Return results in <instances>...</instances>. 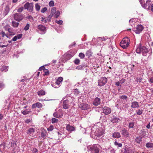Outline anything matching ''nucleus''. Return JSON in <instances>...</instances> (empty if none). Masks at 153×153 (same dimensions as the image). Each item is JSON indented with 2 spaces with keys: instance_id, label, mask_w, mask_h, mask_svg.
<instances>
[{
  "instance_id": "nucleus-1",
  "label": "nucleus",
  "mask_w": 153,
  "mask_h": 153,
  "mask_svg": "<svg viewBox=\"0 0 153 153\" xmlns=\"http://www.w3.org/2000/svg\"><path fill=\"white\" fill-rule=\"evenodd\" d=\"M74 98L68 96H66L63 98V107L65 109L68 108L69 107L74 105Z\"/></svg>"
},
{
  "instance_id": "nucleus-2",
  "label": "nucleus",
  "mask_w": 153,
  "mask_h": 153,
  "mask_svg": "<svg viewBox=\"0 0 153 153\" xmlns=\"http://www.w3.org/2000/svg\"><path fill=\"white\" fill-rule=\"evenodd\" d=\"M136 52L138 53H142L143 55L144 56H146L148 54H149V56L152 53V51L144 46L141 47V44H139L137 47L136 50Z\"/></svg>"
},
{
  "instance_id": "nucleus-3",
  "label": "nucleus",
  "mask_w": 153,
  "mask_h": 153,
  "mask_svg": "<svg viewBox=\"0 0 153 153\" xmlns=\"http://www.w3.org/2000/svg\"><path fill=\"white\" fill-rule=\"evenodd\" d=\"M91 130V134L98 137L101 136L104 132L103 130L101 128L97 126H93Z\"/></svg>"
},
{
  "instance_id": "nucleus-4",
  "label": "nucleus",
  "mask_w": 153,
  "mask_h": 153,
  "mask_svg": "<svg viewBox=\"0 0 153 153\" xmlns=\"http://www.w3.org/2000/svg\"><path fill=\"white\" fill-rule=\"evenodd\" d=\"M100 147V145L97 144L89 147L88 149L92 153H99Z\"/></svg>"
},
{
  "instance_id": "nucleus-5",
  "label": "nucleus",
  "mask_w": 153,
  "mask_h": 153,
  "mask_svg": "<svg viewBox=\"0 0 153 153\" xmlns=\"http://www.w3.org/2000/svg\"><path fill=\"white\" fill-rule=\"evenodd\" d=\"M130 42V39L127 37L123 38L120 43V46L124 49L127 48L129 46Z\"/></svg>"
},
{
  "instance_id": "nucleus-6",
  "label": "nucleus",
  "mask_w": 153,
  "mask_h": 153,
  "mask_svg": "<svg viewBox=\"0 0 153 153\" xmlns=\"http://www.w3.org/2000/svg\"><path fill=\"white\" fill-rule=\"evenodd\" d=\"M25 9L27 10L29 12H32L33 10V3H30L28 2H26L24 5Z\"/></svg>"
},
{
  "instance_id": "nucleus-7",
  "label": "nucleus",
  "mask_w": 153,
  "mask_h": 153,
  "mask_svg": "<svg viewBox=\"0 0 153 153\" xmlns=\"http://www.w3.org/2000/svg\"><path fill=\"white\" fill-rule=\"evenodd\" d=\"M37 30L40 34H43L46 32V27L42 25H39L37 27Z\"/></svg>"
},
{
  "instance_id": "nucleus-8",
  "label": "nucleus",
  "mask_w": 153,
  "mask_h": 153,
  "mask_svg": "<svg viewBox=\"0 0 153 153\" xmlns=\"http://www.w3.org/2000/svg\"><path fill=\"white\" fill-rule=\"evenodd\" d=\"M107 82V78L105 77H101L98 80V85L102 86L105 85Z\"/></svg>"
},
{
  "instance_id": "nucleus-9",
  "label": "nucleus",
  "mask_w": 153,
  "mask_h": 153,
  "mask_svg": "<svg viewBox=\"0 0 153 153\" xmlns=\"http://www.w3.org/2000/svg\"><path fill=\"white\" fill-rule=\"evenodd\" d=\"M140 4H141L142 7L146 9H150V6L151 4V1L150 0H147L146 3L144 4H143L141 0H139Z\"/></svg>"
},
{
  "instance_id": "nucleus-10",
  "label": "nucleus",
  "mask_w": 153,
  "mask_h": 153,
  "mask_svg": "<svg viewBox=\"0 0 153 153\" xmlns=\"http://www.w3.org/2000/svg\"><path fill=\"white\" fill-rule=\"evenodd\" d=\"M143 29V26L141 25H139L137 26V27L134 29L133 30L136 33H140Z\"/></svg>"
},
{
  "instance_id": "nucleus-11",
  "label": "nucleus",
  "mask_w": 153,
  "mask_h": 153,
  "mask_svg": "<svg viewBox=\"0 0 153 153\" xmlns=\"http://www.w3.org/2000/svg\"><path fill=\"white\" fill-rule=\"evenodd\" d=\"M14 18L16 21L20 22L23 19V17L22 14L16 13L14 16Z\"/></svg>"
},
{
  "instance_id": "nucleus-12",
  "label": "nucleus",
  "mask_w": 153,
  "mask_h": 153,
  "mask_svg": "<svg viewBox=\"0 0 153 153\" xmlns=\"http://www.w3.org/2000/svg\"><path fill=\"white\" fill-rule=\"evenodd\" d=\"M120 132L122 135L124 137H127L129 136V133L125 128H123Z\"/></svg>"
},
{
  "instance_id": "nucleus-13",
  "label": "nucleus",
  "mask_w": 153,
  "mask_h": 153,
  "mask_svg": "<svg viewBox=\"0 0 153 153\" xmlns=\"http://www.w3.org/2000/svg\"><path fill=\"white\" fill-rule=\"evenodd\" d=\"M111 111V108L107 107H104L103 108V112L106 115L109 114Z\"/></svg>"
},
{
  "instance_id": "nucleus-14",
  "label": "nucleus",
  "mask_w": 153,
  "mask_h": 153,
  "mask_svg": "<svg viewBox=\"0 0 153 153\" xmlns=\"http://www.w3.org/2000/svg\"><path fill=\"white\" fill-rule=\"evenodd\" d=\"M79 107L82 110H87L90 108V106L86 103H82L80 105Z\"/></svg>"
},
{
  "instance_id": "nucleus-15",
  "label": "nucleus",
  "mask_w": 153,
  "mask_h": 153,
  "mask_svg": "<svg viewBox=\"0 0 153 153\" xmlns=\"http://www.w3.org/2000/svg\"><path fill=\"white\" fill-rule=\"evenodd\" d=\"M101 103V100L100 98L96 97L93 100V104L95 106L99 105Z\"/></svg>"
},
{
  "instance_id": "nucleus-16",
  "label": "nucleus",
  "mask_w": 153,
  "mask_h": 153,
  "mask_svg": "<svg viewBox=\"0 0 153 153\" xmlns=\"http://www.w3.org/2000/svg\"><path fill=\"white\" fill-rule=\"evenodd\" d=\"M120 121V119L118 117L114 116H112L110 119V121L113 123H118Z\"/></svg>"
},
{
  "instance_id": "nucleus-17",
  "label": "nucleus",
  "mask_w": 153,
  "mask_h": 153,
  "mask_svg": "<svg viewBox=\"0 0 153 153\" xmlns=\"http://www.w3.org/2000/svg\"><path fill=\"white\" fill-rule=\"evenodd\" d=\"M10 11V8L8 5H6L4 9L3 14L4 16L7 15Z\"/></svg>"
},
{
  "instance_id": "nucleus-18",
  "label": "nucleus",
  "mask_w": 153,
  "mask_h": 153,
  "mask_svg": "<svg viewBox=\"0 0 153 153\" xmlns=\"http://www.w3.org/2000/svg\"><path fill=\"white\" fill-rule=\"evenodd\" d=\"M134 152V150L133 148H126L124 153H133Z\"/></svg>"
},
{
  "instance_id": "nucleus-19",
  "label": "nucleus",
  "mask_w": 153,
  "mask_h": 153,
  "mask_svg": "<svg viewBox=\"0 0 153 153\" xmlns=\"http://www.w3.org/2000/svg\"><path fill=\"white\" fill-rule=\"evenodd\" d=\"M131 107L133 108H137L139 107L138 103L136 101L132 102Z\"/></svg>"
},
{
  "instance_id": "nucleus-20",
  "label": "nucleus",
  "mask_w": 153,
  "mask_h": 153,
  "mask_svg": "<svg viewBox=\"0 0 153 153\" xmlns=\"http://www.w3.org/2000/svg\"><path fill=\"white\" fill-rule=\"evenodd\" d=\"M63 78L62 77H59L56 80L55 83L57 85L59 86H60L62 81H63Z\"/></svg>"
},
{
  "instance_id": "nucleus-21",
  "label": "nucleus",
  "mask_w": 153,
  "mask_h": 153,
  "mask_svg": "<svg viewBox=\"0 0 153 153\" xmlns=\"http://www.w3.org/2000/svg\"><path fill=\"white\" fill-rule=\"evenodd\" d=\"M119 98L123 102H126L128 99V97L124 95L120 96Z\"/></svg>"
},
{
  "instance_id": "nucleus-22",
  "label": "nucleus",
  "mask_w": 153,
  "mask_h": 153,
  "mask_svg": "<svg viewBox=\"0 0 153 153\" xmlns=\"http://www.w3.org/2000/svg\"><path fill=\"white\" fill-rule=\"evenodd\" d=\"M66 129L67 130L70 131H73L75 130L74 127L71 126L70 125H68L66 126Z\"/></svg>"
},
{
  "instance_id": "nucleus-23",
  "label": "nucleus",
  "mask_w": 153,
  "mask_h": 153,
  "mask_svg": "<svg viewBox=\"0 0 153 153\" xmlns=\"http://www.w3.org/2000/svg\"><path fill=\"white\" fill-rule=\"evenodd\" d=\"M37 94L39 96H42L46 94V92L45 91L42 90H40L38 91L37 93Z\"/></svg>"
},
{
  "instance_id": "nucleus-24",
  "label": "nucleus",
  "mask_w": 153,
  "mask_h": 153,
  "mask_svg": "<svg viewBox=\"0 0 153 153\" xmlns=\"http://www.w3.org/2000/svg\"><path fill=\"white\" fill-rule=\"evenodd\" d=\"M64 56L65 59L67 60H68L70 59L72 57L71 55L68 52H67L64 55Z\"/></svg>"
},
{
  "instance_id": "nucleus-25",
  "label": "nucleus",
  "mask_w": 153,
  "mask_h": 153,
  "mask_svg": "<svg viewBox=\"0 0 153 153\" xmlns=\"http://www.w3.org/2000/svg\"><path fill=\"white\" fill-rule=\"evenodd\" d=\"M6 30H7L9 33V35L10 36H13L15 35V33L13 32V29L8 28L6 30Z\"/></svg>"
},
{
  "instance_id": "nucleus-26",
  "label": "nucleus",
  "mask_w": 153,
  "mask_h": 153,
  "mask_svg": "<svg viewBox=\"0 0 153 153\" xmlns=\"http://www.w3.org/2000/svg\"><path fill=\"white\" fill-rule=\"evenodd\" d=\"M113 137L115 138H119L120 137V134L119 132H115L113 134Z\"/></svg>"
},
{
  "instance_id": "nucleus-27",
  "label": "nucleus",
  "mask_w": 153,
  "mask_h": 153,
  "mask_svg": "<svg viewBox=\"0 0 153 153\" xmlns=\"http://www.w3.org/2000/svg\"><path fill=\"white\" fill-rule=\"evenodd\" d=\"M8 66L3 65L0 68V69L2 71H4V72H6L8 70Z\"/></svg>"
},
{
  "instance_id": "nucleus-28",
  "label": "nucleus",
  "mask_w": 153,
  "mask_h": 153,
  "mask_svg": "<svg viewBox=\"0 0 153 153\" xmlns=\"http://www.w3.org/2000/svg\"><path fill=\"white\" fill-rule=\"evenodd\" d=\"M142 138L141 137L139 136L136 137L135 140V141L137 143L140 144L142 141Z\"/></svg>"
},
{
  "instance_id": "nucleus-29",
  "label": "nucleus",
  "mask_w": 153,
  "mask_h": 153,
  "mask_svg": "<svg viewBox=\"0 0 153 153\" xmlns=\"http://www.w3.org/2000/svg\"><path fill=\"white\" fill-rule=\"evenodd\" d=\"M35 131V129L33 128H29L27 132V134H30L32 133H33Z\"/></svg>"
},
{
  "instance_id": "nucleus-30",
  "label": "nucleus",
  "mask_w": 153,
  "mask_h": 153,
  "mask_svg": "<svg viewBox=\"0 0 153 153\" xmlns=\"http://www.w3.org/2000/svg\"><path fill=\"white\" fill-rule=\"evenodd\" d=\"M31 111V110H28L27 109L24 110L22 111V113L24 115H26L27 114L30 113Z\"/></svg>"
},
{
  "instance_id": "nucleus-31",
  "label": "nucleus",
  "mask_w": 153,
  "mask_h": 153,
  "mask_svg": "<svg viewBox=\"0 0 153 153\" xmlns=\"http://www.w3.org/2000/svg\"><path fill=\"white\" fill-rule=\"evenodd\" d=\"M72 57L76 53V51L74 50H71L68 52Z\"/></svg>"
},
{
  "instance_id": "nucleus-32",
  "label": "nucleus",
  "mask_w": 153,
  "mask_h": 153,
  "mask_svg": "<svg viewBox=\"0 0 153 153\" xmlns=\"http://www.w3.org/2000/svg\"><path fill=\"white\" fill-rule=\"evenodd\" d=\"M12 26L15 28H16L18 27V26L19 25V23L17 22H16L15 21H13L12 22Z\"/></svg>"
},
{
  "instance_id": "nucleus-33",
  "label": "nucleus",
  "mask_w": 153,
  "mask_h": 153,
  "mask_svg": "<svg viewBox=\"0 0 153 153\" xmlns=\"http://www.w3.org/2000/svg\"><path fill=\"white\" fill-rule=\"evenodd\" d=\"M146 146L147 148H152L153 147V143H148L146 144Z\"/></svg>"
},
{
  "instance_id": "nucleus-34",
  "label": "nucleus",
  "mask_w": 153,
  "mask_h": 153,
  "mask_svg": "<svg viewBox=\"0 0 153 153\" xmlns=\"http://www.w3.org/2000/svg\"><path fill=\"white\" fill-rule=\"evenodd\" d=\"M40 6L38 3H36L35 5V8L37 11H39L40 8Z\"/></svg>"
},
{
  "instance_id": "nucleus-35",
  "label": "nucleus",
  "mask_w": 153,
  "mask_h": 153,
  "mask_svg": "<svg viewBox=\"0 0 153 153\" xmlns=\"http://www.w3.org/2000/svg\"><path fill=\"white\" fill-rule=\"evenodd\" d=\"M54 17L55 18H57L60 15V13L59 11L57 10L54 14Z\"/></svg>"
},
{
  "instance_id": "nucleus-36",
  "label": "nucleus",
  "mask_w": 153,
  "mask_h": 153,
  "mask_svg": "<svg viewBox=\"0 0 153 153\" xmlns=\"http://www.w3.org/2000/svg\"><path fill=\"white\" fill-rule=\"evenodd\" d=\"M134 122H130L129 123L128 127L129 128H134Z\"/></svg>"
},
{
  "instance_id": "nucleus-37",
  "label": "nucleus",
  "mask_w": 153,
  "mask_h": 153,
  "mask_svg": "<svg viewBox=\"0 0 153 153\" xmlns=\"http://www.w3.org/2000/svg\"><path fill=\"white\" fill-rule=\"evenodd\" d=\"M92 53L91 50H89L87 51L86 53V55L87 56L89 57L91 56Z\"/></svg>"
},
{
  "instance_id": "nucleus-38",
  "label": "nucleus",
  "mask_w": 153,
  "mask_h": 153,
  "mask_svg": "<svg viewBox=\"0 0 153 153\" xmlns=\"http://www.w3.org/2000/svg\"><path fill=\"white\" fill-rule=\"evenodd\" d=\"M53 116L54 117H56L58 118H59L61 117L62 116L59 114L57 113V112H55L53 114Z\"/></svg>"
},
{
  "instance_id": "nucleus-39",
  "label": "nucleus",
  "mask_w": 153,
  "mask_h": 153,
  "mask_svg": "<svg viewBox=\"0 0 153 153\" xmlns=\"http://www.w3.org/2000/svg\"><path fill=\"white\" fill-rule=\"evenodd\" d=\"M56 9L55 7H53L51 10V13L50 15H52L53 16V15H54V14L56 12Z\"/></svg>"
},
{
  "instance_id": "nucleus-40",
  "label": "nucleus",
  "mask_w": 153,
  "mask_h": 153,
  "mask_svg": "<svg viewBox=\"0 0 153 153\" xmlns=\"http://www.w3.org/2000/svg\"><path fill=\"white\" fill-rule=\"evenodd\" d=\"M114 144L115 145L117 146L118 147H121L122 146V143H118L117 141H115L114 142Z\"/></svg>"
},
{
  "instance_id": "nucleus-41",
  "label": "nucleus",
  "mask_w": 153,
  "mask_h": 153,
  "mask_svg": "<svg viewBox=\"0 0 153 153\" xmlns=\"http://www.w3.org/2000/svg\"><path fill=\"white\" fill-rule=\"evenodd\" d=\"M37 107L41 108L42 107V105L39 102L36 103Z\"/></svg>"
},
{
  "instance_id": "nucleus-42",
  "label": "nucleus",
  "mask_w": 153,
  "mask_h": 153,
  "mask_svg": "<svg viewBox=\"0 0 153 153\" xmlns=\"http://www.w3.org/2000/svg\"><path fill=\"white\" fill-rule=\"evenodd\" d=\"M108 152H110L111 153H114L115 152L114 150L112 148H109L107 150Z\"/></svg>"
},
{
  "instance_id": "nucleus-43",
  "label": "nucleus",
  "mask_w": 153,
  "mask_h": 153,
  "mask_svg": "<svg viewBox=\"0 0 153 153\" xmlns=\"http://www.w3.org/2000/svg\"><path fill=\"white\" fill-rule=\"evenodd\" d=\"M79 56L81 59H83L84 58L85 55L84 54L82 53H80L79 55Z\"/></svg>"
},
{
  "instance_id": "nucleus-44",
  "label": "nucleus",
  "mask_w": 153,
  "mask_h": 153,
  "mask_svg": "<svg viewBox=\"0 0 153 153\" xmlns=\"http://www.w3.org/2000/svg\"><path fill=\"white\" fill-rule=\"evenodd\" d=\"M55 22L56 23L60 25H62L63 23V21L61 20H56L55 21Z\"/></svg>"
},
{
  "instance_id": "nucleus-45",
  "label": "nucleus",
  "mask_w": 153,
  "mask_h": 153,
  "mask_svg": "<svg viewBox=\"0 0 153 153\" xmlns=\"http://www.w3.org/2000/svg\"><path fill=\"white\" fill-rule=\"evenodd\" d=\"M80 62V60L78 59H76L74 61V63L76 65H77L79 64Z\"/></svg>"
},
{
  "instance_id": "nucleus-46",
  "label": "nucleus",
  "mask_w": 153,
  "mask_h": 153,
  "mask_svg": "<svg viewBox=\"0 0 153 153\" xmlns=\"http://www.w3.org/2000/svg\"><path fill=\"white\" fill-rule=\"evenodd\" d=\"M52 86L55 88H57L59 87V86L58 85H57L56 84V83L55 82V83H53L51 84Z\"/></svg>"
},
{
  "instance_id": "nucleus-47",
  "label": "nucleus",
  "mask_w": 153,
  "mask_h": 153,
  "mask_svg": "<svg viewBox=\"0 0 153 153\" xmlns=\"http://www.w3.org/2000/svg\"><path fill=\"white\" fill-rule=\"evenodd\" d=\"M99 39L100 40L103 41H105L108 39L107 37L106 36L103 37V38L99 37Z\"/></svg>"
},
{
  "instance_id": "nucleus-48",
  "label": "nucleus",
  "mask_w": 153,
  "mask_h": 153,
  "mask_svg": "<svg viewBox=\"0 0 153 153\" xmlns=\"http://www.w3.org/2000/svg\"><path fill=\"white\" fill-rule=\"evenodd\" d=\"M30 27V25L27 23L26 24V26L25 27L24 29L25 30H27L29 29Z\"/></svg>"
},
{
  "instance_id": "nucleus-49",
  "label": "nucleus",
  "mask_w": 153,
  "mask_h": 153,
  "mask_svg": "<svg viewBox=\"0 0 153 153\" xmlns=\"http://www.w3.org/2000/svg\"><path fill=\"white\" fill-rule=\"evenodd\" d=\"M58 120L57 119H56L55 118H53L52 119V123H55L57 122L58 121Z\"/></svg>"
},
{
  "instance_id": "nucleus-50",
  "label": "nucleus",
  "mask_w": 153,
  "mask_h": 153,
  "mask_svg": "<svg viewBox=\"0 0 153 153\" xmlns=\"http://www.w3.org/2000/svg\"><path fill=\"white\" fill-rule=\"evenodd\" d=\"M143 113V111L140 109L138 110V111L137 112V114L138 115H141Z\"/></svg>"
},
{
  "instance_id": "nucleus-51",
  "label": "nucleus",
  "mask_w": 153,
  "mask_h": 153,
  "mask_svg": "<svg viewBox=\"0 0 153 153\" xmlns=\"http://www.w3.org/2000/svg\"><path fill=\"white\" fill-rule=\"evenodd\" d=\"M50 6L53 7L54 6V2L53 1H51L49 3Z\"/></svg>"
},
{
  "instance_id": "nucleus-52",
  "label": "nucleus",
  "mask_w": 153,
  "mask_h": 153,
  "mask_svg": "<svg viewBox=\"0 0 153 153\" xmlns=\"http://www.w3.org/2000/svg\"><path fill=\"white\" fill-rule=\"evenodd\" d=\"M24 8L22 7L17 9V11L18 12L21 13L23 10Z\"/></svg>"
},
{
  "instance_id": "nucleus-53",
  "label": "nucleus",
  "mask_w": 153,
  "mask_h": 153,
  "mask_svg": "<svg viewBox=\"0 0 153 153\" xmlns=\"http://www.w3.org/2000/svg\"><path fill=\"white\" fill-rule=\"evenodd\" d=\"M52 15H50L48 17H47V19H46L47 21H48V22H50L51 21V18L52 17Z\"/></svg>"
},
{
  "instance_id": "nucleus-54",
  "label": "nucleus",
  "mask_w": 153,
  "mask_h": 153,
  "mask_svg": "<svg viewBox=\"0 0 153 153\" xmlns=\"http://www.w3.org/2000/svg\"><path fill=\"white\" fill-rule=\"evenodd\" d=\"M41 21L44 22L45 23H46L47 22V20L46 18L43 16H42L41 17Z\"/></svg>"
},
{
  "instance_id": "nucleus-55",
  "label": "nucleus",
  "mask_w": 153,
  "mask_h": 153,
  "mask_svg": "<svg viewBox=\"0 0 153 153\" xmlns=\"http://www.w3.org/2000/svg\"><path fill=\"white\" fill-rule=\"evenodd\" d=\"M22 36V34H18L16 36V38L17 39H19L21 38Z\"/></svg>"
},
{
  "instance_id": "nucleus-56",
  "label": "nucleus",
  "mask_w": 153,
  "mask_h": 153,
  "mask_svg": "<svg viewBox=\"0 0 153 153\" xmlns=\"http://www.w3.org/2000/svg\"><path fill=\"white\" fill-rule=\"evenodd\" d=\"M47 129L48 131H52L53 129V126L52 125L50 126L49 128H48Z\"/></svg>"
},
{
  "instance_id": "nucleus-57",
  "label": "nucleus",
  "mask_w": 153,
  "mask_h": 153,
  "mask_svg": "<svg viewBox=\"0 0 153 153\" xmlns=\"http://www.w3.org/2000/svg\"><path fill=\"white\" fill-rule=\"evenodd\" d=\"M74 94L76 95H77L79 93V90L77 89H75L74 91Z\"/></svg>"
},
{
  "instance_id": "nucleus-58",
  "label": "nucleus",
  "mask_w": 153,
  "mask_h": 153,
  "mask_svg": "<svg viewBox=\"0 0 153 153\" xmlns=\"http://www.w3.org/2000/svg\"><path fill=\"white\" fill-rule=\"evenodd\" d=\"M5 87V85L2 82L0 83V88H3Z\"/></svg>"
},
{
  "instance_id": "nucleus-59",
  "label": "nucleus",
  "mask_w": 153,
  "mask_h": 153,
  "mask_svg": "<svg viewBox=\"0 0 153 153\" xmlns=\"http://www.w3.org/2000/svg\"><path fill=\"white\" fill-rule=\"evenodd\" d=\"M47 10V8L46 7H44L42 8L41 10V12L42 13H45Z\"/></svg>"
},
{
  "instance_id": "nucleus-60",
  "label": "nucleus",
  "mask_w": 153,
  "mask_h": 153,
  "mask_svg": "<svg viewBox=\"0 0 153 153\" xmlns=\"http://www.w3.org/2000/svg\"><path fill=\"white\" fill-rule=\"evenodd\" d=\"M0 34L3 37H4L5 35H6V34L5 33V32L2 31L1 32Z\"/></svg>"
},
{
  "instance_id": "nucleus-61",
  "label": "nucleus",
  "mask_w": 153,
  "mask_h": 153,
  "mask_svg": "<svg viewBox=\"0 0 153 153\" xmlns=\"http://www.w3.org/2000/svg\"><path fill=\"white\" fill-rule=\"evenodd\" d=\"M76 44V43L75 42H74L71 45L69 46V48H71L74 46Z\"/></svg>"
},
{
  "instance_id": "nucleus-62",
  "label": "nucleus",
  "mask_w": 153,
  "mask_h": 153,
  "mask_svg": "<svg viewBox=\"0 0 153 153\" xmlns=\"http://www.w3.org/2000/svg\"><path fill=\"white\" fill-rule=\"evenodd\" d=\"M44 71L45 72V75H47L49 74V72L48 70L45 69Z\"/></svg>"
},
{
  "instance_id": "nucleus-63",
  "label": "nucleus",
  "mask_w": 153,
  "mask_h": 153,
  "mask_svg": "<svg viewBox=\"0 0 153 153\" xmlns=\"http://www.w3.org/2000/svg\"><path fill=\"white\" fill-rule=\"evenodd\" d=\"M45 69V67L43 66H42L39 68V71H42V70H43L44 71Z\"/></svg>"
},
{
  "instance_id": "nucleus-64",
  "label": "nucleus",
  "mask_w": 153,
  "mask_h": 153,
  "mask_svg": "<svg viewBox=\"0 0 153 153\" xmlns=\"http://www.w3.org/2000/svg\"><path fill=\"white\" fill-rule=\"evenodd\" d=\"M126 81V79H122L120 80V83H124Z\"/></svg>"
}]
</instances>
